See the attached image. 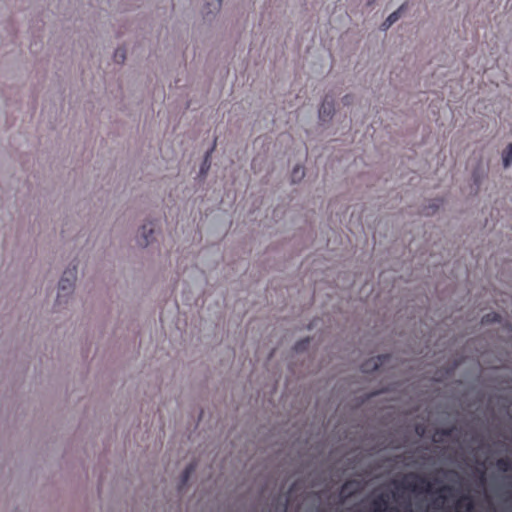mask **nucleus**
<instances>
[{"mask_svg": "<svg viewBox=\"0 0 512 512\" xmlns=\"http://www.w3.org/2000/svg\"><path fill=\"white\" fill-rule=\"evenodd\" d=\"M77 276L78 268L76 265L68 266L63 271L57 286L56 302L58 304H66L72 299Z\"/></svg>", "mask_w": 512, "mask_h": 512, "instance_id": "nucleus-2", "label": "nucleus"}, {"mask_svg": "<svg viewBox=\"0 0 512 512\" xmlns=\"http://www.w3.org/2000/svg\"><path fill=\"white\" fill-rule=\"evenodd\" d=\"M405 9V5L402 4L396 11L392 12L391 14L388 15V17L383 21V23L381 24V30L382 31H387L395 22H397L400 17H401V13L404 11Z\"/></svg>", "mask_w": 512, "mask_h": 512, "instance_id": "nucleus-7", "label": "nucleus"}, {"mask_svg": "<svg viewBox=\"0 0 512 512\" xmlns=\"http://www.w3.org/2000/svg\"><path fill=\"white\" fill-rule=\"evenodd\" d=\"M154 241V229L152 223H144L138 229L136 243L137 246L145 249Z\"/></svg>", "mask_w": 512, "mask_h": 512, "instance_id": "nucleus-3", "label": "nucleus"}, {"mask_svg": "<svg viewBox=\"0 0 512 512\" xmlns=\"http://www.w3.org/2000/svg\"><path fill=\"white\" fill-rule=\"evenodd\" d=\"M416 432H417L419 435H421V434H422V432H420V431H419V428H416Z\"/></svg>", "mask_w": 512, "mask_h": 512, "instance_id": "nucleus-16", "label": "nucleus"}, {"mask_svg": "<svg viewBox=\"0 0 512 512\" xmlns=\"http://www.w3.org/2000/svg\"><path fill=\"white\" fill-rule=\"evenodd\" d=\"M375 1H376V0H370V1H369V4H372V3H374Z\"/></svg>", "mask_w": 512, "mask_h": 512, "instance_id": "nucleus-17", "label": "nucleus"}, {"mask_svg": "<svg viewBox=\"0 0 512 512\" xmlns=\"http://www.w3.org/2000/svg\"><path fill=\"white\" fill-rule=\"evenodd\" d=\"M501 158L504 169H507L512 165V143H509L502 151Z\"/></svg>", "mask_w": 512, "mask_h": 512, "instance_id": "nucleus-9", "label": "nucleus"}, {"mask_svg": "<svg viewBox=\"0 0 512 512\" xmlns=\"http://www.w3.org/2000/svg\"><path fill=\"white\" fill-rule=\"evenodd\" d=\"M472 510L473 504L470 498L465 497L458 501L456 512H472Z\"/></svg>", "mask_w": 512, "mask_h": 512, "instance_id": "nucleus-10", "label": "nucleus"}, {"mask_svg": "<svg viewBox=\"0 0 512 512\" xmlns=\"http://www.w3.org/2000/svg\"><path fill=\"white\" fill-rule=\"evenodd\" d=\"M335 113L334 101L331 97L326 96L319 107L318 117L322 122H329Z\"/></svg>", "mask_w": 512, "mask_h": 512, "instance_id": "nucleus-5", "label": "nucleus"}, {"mask_svg": "<svg viewBox=\"0 0 512 512\" xmlns=\"http://www.w3.org/2000/svg\"><path fill=\"white\" fill-rule=\"evenodd\" d=\"M305 175V167L302 164H296L291 171L290 181L292 184H299L303 181Z\"/></svg>", "mask_w": 512, "mask_h": 512, "instance_id": "nucleus-8", "label": "nucleus"}, {"mask_svg": "<svg viewBox=\"0 0 512 512\" xmlns=\"http://www.w3.org/2000/svg\"><path fill=\"white\" fill-rule=\"evenodd\" d=\"M307 342H308V338H306L304 341L298 342V343L295 345L294 349H295L296 351H301V350L304 348V345H305Z\"/></svg>", "mask_w": 512, "mask_h": 512, "instance_id": "nucleus-14", "label": "nucleus"}, {"mask_svg": "<svg viewBox=\"0 0 512 512\" xmlns=\"http://www.w3.org/2000/svg\"><path fill=\"white\" fill-rule=\"evenodd\" d=\"M358 486L359 484L354 481L345 483L340 491L341 497L346 498L349 494H352L358 488Z\"/></svg>", "mask_w": 512, "mask_h": 512, "instance_id": "nucleus-11", "label": "nucleus"}, {"mask_svg": "<svg viewBox=\"0 0 512 512\" xmlns=\"http://www.w3.org/2000/svg\"><path fill=\"white\" fill-rule=\"evenodd\" d=\"M498 320V315L494 314L492 317H490V315H486L485 317H482V322L484 321H487V322H493V321H497Z\"/></svg>", "mask_w": 512, "mask_h": 512, "instance_id": "nucleus-13", "label": "nucleus"}, {"mask_svg": "<svg viewBox=\"0 0 512 512\" xmlns=\"http://www.w3.org/2000/svg\"><path fill=\"white\" fill-rule=\"evenodd\" d=\"M481 475H482V476L484 475V472H483V471L481 472Z\"/></svg>", "mask_w": 512, "mask_h": 512, "instance_id": "nucleus-18", "label": "nucleus"}, {"mask_svg": "<svg viewBox=\"0 0 512 512\" xmlns=\"http://www.w3.org/2000/svg\"><path fill=\"white\" fill-rule=\"evenodd\" d=\"M194 469H195V468H194V466H193V465H189V466L185 469V471H184V473H183V479H182V481H183V482H186V481L188 480V478H189L190 474L194 471Z\"/></svg>", "mask_w": 512, "mask_h": 512, "instance_id": "nucleus-12", "label": "nucleus"}, {"mask_svg": "<svg viewBox=\"0 0 512 512\" xmlns=\"http://www.w3.org/2000/svg\"><path fill=\"white\" fill-rule=\"evenodd\" d=\"M387 359V356H378L376 358H371L362 364L361 370L364 373H371L377 370L379 366L383 365L384 361H386Z\"/></svg>", "mask_w": 512, "mask_h": 512, "instance_id": "nucleus-6", "label": "nucleus"}, {"mask_svg": "<svg viewBox=\"0 0 512 512\" xmlns=\"http://www.w3.org/2000/svg\"><path fill=\"white\" fill-rule=\"evenodd\" d=\"M352 101V96L350 95H345L343 98H342V102L346 105H349Z\"/></svg>", "mask_w": 512, "mask_h": 512, "instance_id": "nucleus-15", "label": "nucleus"}, {"mask_svg": "<svg viewBox=\"0 0 512 512\" xmlns=\"http://www.w3.org/2000/svg\"><path fill=\"white\" fill-rule=\"evenodd\" d=\"M224 0H204L202 8L203 18L211 21L221 11Z\"/></svg>", "mask_w": 512, "mask_h": 512, "instance_id": "nucleus-4", "label": "nucleus"}, {"mask_svg": "<svg viewBox=\"0 0 512 512\" xmlns=\"http://www.w3.org/2000/svg\"><path fill=\"white\" fill-rule=\"evenodd\" d=\"M390 485V493L382 492L373 502V512H399L394 508L388 507L390 499L399 503L402 498H409L410 494L420 495L430 492V483L415 474L405 475L401 481L393 480Z\"/></svg>", "mask_w": 512, "mask_h": 512, "instance_id": "nucleus-1", "label": "nucleus"}]
</instances>
